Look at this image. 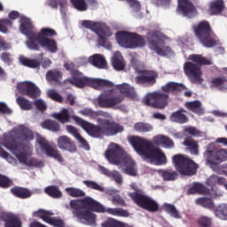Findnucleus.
Here are the masks:
<instances>
[{"label": "nucleus", "mask_w": 227, "mask_h": 227, "mask_svg": "<svg viewBox=\"0 0 227 227\" xmlns=\"http://www.w3.org/2000/svg\"><path fill=\"white\" fill-rule=\"evenodd\" d=\"M5 227H22V222L15 215H8L4 218Z\"/></svg>", "instance_id": "obj_41"}, {"label": "nucleus", "mask_w": 227, "mask_h": 227, "mask_svg": "<svg viewBox=\"0 0 227 227\" xmlns=\"http://www.w3.org/2000/svg\"><path fill=\"white\" fill-rule=\"evenodd\" d=\"M5 148L7 150H10L12 153L17 157L19 162L20 164H27V154L26 153H18L17 152L19 151V144H17V141L15 139H12L11 142H7L5 145Z\"/></svg>", "instance_id": "obj_21"}, {"label": "nucleus", "mask_w": 227, "mask_h": 227, "mask_svg": "<svg viewBox=\"0 0 227 227\" xmlns=\"http://www.w3.org/2000/svg\"><path fill=\"white\" fill-rule=\"evenodd\" d=\"M83 184L88 187V189H92V191H98V192H106V188L95 181L85 180L83 181Z\"/></svg>", "instance_id": "obj_50"}, {"label": "nucleus", "mask_w": 227, "mask_h": 227, "mask_svg": "<svg viewBox=\"0 0 227 227\" xmlns=\"http://www.w3.org/2000/svg\"><path fill=\"white\" fill-rule=\"evenodd\" d=\"M188 194H210V190L202 184L194 183L193 185L189 188Z\"/></svg>", "instance_id": "obj_34"}, {"label": "nucleus", "mask_w": 227, "mask_h": 227, "mask_svg": "<svg viewBox=\"0 0 227 227\" xmlns=\"http://www.w3.org/2000/svg\"><path fill=\"white\" fill-rule=\"evenodd\" d=\"M12 49V43L6 42L4 37L0 36V51H10Z\"/></svg>", "instance_id": "obj_63"}, {"label": "nucleus", "mask_w": 227, "mask_h": 227, "mask_svg": "<svg viewBox=\"0 0 227 227\" xmlns=\"http://www.w3.org/2000/svg\"><path fill=\"white\" fill-rule=\"evenodd\" d=\"M223 10H224V1L215 0L210 3L209 12L211 15H219V13H223Z\"/></svg>", "instance_id": "obj_32"}, {"label": "nucleus", "mask_w": 227, "mask_h": 227, "mask_svg": "<svg viewBox=\"0 0 227 227\" xmlns=\"http://www.w3.org/2000/svg\"><path fill=\"white\" fill-rule=\"evenodd\" d=\"M191 61L185 62L184 65V70L185 75L189 81L193 84H201L203 82V72L201 67L205 65H212V61L207 59L202 55L192 54L189 56Z\"/></svg>", "instance_id": "obj_7"}, {"label": "nucleus", "mask_w": 227, "mask_h": 227, "mask_svg": "<svg viewBox=\"0 0 227 227\" xmlns=\"http://www.w3.org/2000/svg\"><path fill=\"white\" fill-rule=\"evenodd\" d=\"M178 10L188 19H192L196 15V7L189 0H178Z\"/></svg>", "instance_id": "obj_20"}, {"label": "nucleus", "mask_w": 227, "mask_h": 227, "mask_svg": "<svg viewBox=\"0 0 227 227\" xmlns=\"http://www.w3.org/2000/svg\"><path fill=\"white\" fill-rule=\"evenodd\" d=\"M147 42L150 49L155 51L158 56H168V54H171V47L166 46V42L162 39L160 32L153 31L148 33Z\"/></svg>", "instance_id": "obj_14"}, {"label": "nucleus", "mask_w": 227, "mask_h": 227, "mask_svg": "<svg viewBox=\"0 0 227 227\" xmlns=\"http://www.w3.org/2000/svg\"><path fill=\"white\" fill-rule=\"evenodd\" d=\"M101 226L102 227H134V225L125 223L114 218H108L106 221L101 223Z\"/></svg>", "instance_id": "obj_38"}, {"label": "nucleus", "mask_w": 227, "mask_h": 227, "mask_svg": "<svg viewBox=\"0 0 227 227\" xmlns=\"http://www.w3.org/2000/svg\"><path fill=\"white\" fill-rule=\"evenodd\" d=\"M57 145L60 150L70 152L71 153H74V152H77V146L75 145V143L72 141V138L67 136L59 137L57 139Z\"/></svg>", "instance_id": "obj_22"}, {"label": "nucleus", "mask_w": 227, "mask_h": 227, "mask_svg": "<svg viewBox=\"0 0 227 227\" xmlns=\"http://www.w3.org/2000/svg\"><path fill=\"white\" fill-rule=\"evenodd\" d=\"M215 217L222 219V221H227V204H222L215 210Z\"/></svg>", "instance_id": "obj_48"}, {"label": "nucleus", "mask_w": 227, "mask_h": 227, "mask_svg": "<svg viewBox=\"0 0 227 227\" xmlns=\"http://www.w3.org/2000/svg\"><path fill=\"white\" fill-rule=\"evenodd\" d=\"M106 159L110 164H122L124 167L123 172L129 176H137V167H136V161L127 155V152L123 150V147L118 144L111 143L108 149L105 153Z\"/></svg>", "instance_id": "obj_6"}, {"label": "nucleus", "mask_w": 227, "mask_h": 227, "mask_svg": "<svg viewBox=\"0 0 227 227\" xmlns=\"http://www.w3.org/2000/svg\"><path fill=\"white\" fill-rule=\"evenodd\" d=\"M43 129H46V130H51V132H59L61 130V126L55 121L45 120L41 123Z\"/></svg>", "instance_id": "obj_39"}, {"label": "nucleus", "mask_w": 227, "mask_h": 227, "mask_svg": "<svg viewBox=\"0 0 227 227\" xmlns=\"http://www.w3.org/2000/svg\"><path fill=\"white\" fill-rule=\"evenodd\" d=\"M129 142L139 155L153 162H156L157 166L168 164L166 154L160 148L155 147L153 142L140 137H130Z\"/></svg>", "instance_id": "obj_5"}, {"label": "nucleus", "mask_w": 227, "mask_h": 227, "mask_svg": "<svg viewBox=\"0 0 227 227\" xmlns=\"http://www.w3.org/2000/svg\"><path fill=\"white\" fill-rule=\"evenodd\" d=\"M19 139L21 141H33L35 139V135L29 129L23 128L20 131Z\"/></svg>", "instance_id": "obj_46"}, {"label": "nucleus", "mask_w": 227, "mask_h": 227, "mask_svg": "<svg viewBox=\"0 0 227 227\" xmlns=\"http://www.w3.org/2000/svg\"><path fill=\"white\" fill-rule=\"evenodd\" d=\"M197 224L200 227H212V218L205 215L200 216L197 220Z\"/></svg>", "instance_id": "obj_57"}, {"label": "nucleus", "mask_w": 227, "mask_h": 227, "mask_svg": "<svg viewBox=\"0 0 227 227\" xmlns=\"http://www.w3.org/2000/svg\"><path fill=\"white\" fill-rule=\"evenodd\" d=\"M110 178H114L116 184H123V178L121 177V174H120L118 170H113L110 176Z\"/></svg>", "instance_id": "obj_62"}, {"label": "nucleus", "mask_w": 227, "mask_h": 227, "mask_svg": "<svg viewBox=\"0 0 227 227\" xmlns=\"http://www.w3.org/2000/svg\"><path fill=\"white\" fill-rule=\"evenodd\" d=\"M117 43L124 49H138L146 45L145 36L134 32H118L115 35Z\"/></svg>", "instance_id": "obj_12"}, {"label": "nucleus", "mask_w": 227, "mask_h": 227, "mask_svg": "<svg viewBox=\"0 0 227 227\" xmlns=\"http://www.w3.org/2000/svg\"><path fill=\"white\" fill-rule=\"evenodd\" d=\"M211 87L212 88H220L224 90L227 88V80L224 77H215L211 79Z\"/></svg>", "instance_id": "obj_47"}, {"label": "nucleus", "mask_w": 227, "mask_h": 227, "mask_svg": "<svg viewBox=\"0 0 227 227\" xmlns=\"http://www.w3.org/2000/svg\"><path fill=\"white\" fill-rule=\"evenodd\" d=\"M44 192L51 198H53L54 200H59V198L63 197V192H61L59 187L56 185L47 186L44 189Z\"/></svg>", "instance_id": "obj_36"}, {"label": "nucleus", "mask_w": 227, "mask_h": 227, "mask_svg": "<svg viewBox=\"0 0 227 227\" xmlns=\"http://www.w3.org/2000/svg\"><path fill=\"white\" fill-rule=\"evenodd\" d=\"M63 79V73L61 71L52 69L46 73V81L48 82H59Z\"/></svg>", "instance_id": "obj_35"}, {"label": "nucleus", "mask_w": 227, "mask_h": 227, "mask_svg": "<svg viewBox=\"0 0 227 227\" xmlns=\"http://www.w3.org/2000/svg\"><path fill=\"white\" fill-rule=\"evenodd\" d=\"M11 192L13 194V196L20 198V200H27V198H31V192L27 188L15 186L11 189Z\"/></svg>", "instance_id": "obj_30"}, {"label": "nucleus", "mask_w": 227, "mask_h": 227, "mask_svg": "<svg viewBox=\"0 0 227 227\" xmlns=\"http://www.w3.org/2000/svg\"><path fill=\"white\" fill-rule=\"evenodd\" d=\"M174 168L183 176H192L198 173L200 165L184 154H175L172 157Z\"/></svg>", "instance_id": "obj_11"}, {"label": "nucleus", "mask_w": 227, "mask_h": 227, "mask_svg": "<svg viewBox=\"0 0 227 227\" xmlns=\"http://www.w3.org/2000/svg\"><path fill=\"white\" fill-rule=\"evenodd\" d=\"M132 192L128 193V196L140 208L147 210L148 212H158L159 211V203L153 200V199L145 195L143 193V189L139 188L136 183L130 184Z\"/></svg>", "instance_id": "obj_9"}, {"label": "nucleus", "mask_w": 227, "mask_h": 227, "mask_svg": "<svg viewBox=\"0 0 227 227\" xmlns=\"http://www.w3.org/2000/svg\"><path fill=\"white\" fill-rule=\"evenodd\" d=\"M184 132L190 136H193V137H201V131L196 127L189 126L184 129Z\"/></svg>", "instance_id": "obj_59"}, {"label": "nucleus", "mask_w": 227, "mask_h": 227, "mask_svg": "<svg viewBox=\"0 0 227 227\" xmlns=\"http://www.w3.org/2000/svg\"><path fill=\"white\" fill-rule=\"evenodd\" d=\"M56 35H58V33L52 28H42L39 33H35V40L37 47H40V45H38V42H42V40H51V38H52V36H56Z\"/></svg>", "instance_id": "obj_23"}, {"label": "nucleus", "mask_w": 227, "mask_h": 227, "mask_svg": "<svg viewBox=\"0 0 227 227\" xmlns=\"http://www.w3.org/2000/svg\"><path fill=\"white\" fill-rule=\"evenodd\" d=\"M53 118L55 120H58L60 123H69L70 122V113L68 112V109L63 108L60 113L53 114Z\"/></svg>", "instance_id": "obj_37"}, {"label": "nucleus", "mask_w": 227, "mask_h": 227, "mask_svg": "<svg viewBox=\"0 0 227 227\" xmlns=\"http://www.w3.org/2000/svg\"><path fill=\"white\" fill-rule=\"evenodd\" d=\"M35 217H39V219L44 221V223L51 224V221H52V217L51 215H54V213L45 209H39L35 213Z\"/></svg>", "instance_id": "obj_42"}, {"label": "nucleus", "mask_w": 227, "mask_h": 227, "mask_svg": "<svg viewBox=\"0 0 227 227\" xmlns=\"http://www.w3.org/2000/svg\"><path fill=\"white\" fill-rule=\"evenodd\" d=\"M154 145L160 146L162 145L165 148H175V142L169 137L164 135H158L153 138Z\"/></svg>", "instance_id": "obj_26"}, {"label": "nucleus", "mask_w": 227, "mask_h": 227, "mask_svg": "<svg viewBox=\"0 0 227 227\" xmlns=\"http://www.w3.org/2000/svg\"><path fill=\"white\" fill-rule=\"evenodd\" d=\"M82 114H84V116H90V118H95L97 116H105L107 117L109 116V114L107 112H94L91 109H85L82 112Z\"/></svg>", "instance_id": "obj_56"}, {"label": "nucleus", "mask_w": 227, "mask_h": 227, "mask_svg": "<svg viewBox=\"0 0 227 227\" xmlns=\"http://www.w3.org/2000/svg\"><path fill=\"white\" fill-rule=\"evenodd\" d=\"M38 45H41L43 49H47L51 54L58 52V43L54 39H43L38 42Z\"/></svg>", "instance_id": "obj_28"}, {"label": "nucleus", "mask_w": 227, "mask_h": 227, "mask_svg": "<svg viewBox=\"0 0 227 227\" xmlns=\"http://www.w3.org/2000/svg\"><path fill=\"white\" fill-rule=\"evenodd\" d=\"M184 113H187V110L180 108L176 112L172 113L170 115V121H174V123H179L181 125L187 123L189 121V117H187Z\"/></svg>", "instance_id": "obj_25"}, {"label": "nucleus", "mask_w": 227, "mask_h": 227, "mask_svg": "<svg viewBox=\"0 0 227 227\" xmlns=\"http://www.w3.org/2000/svg\"><path fill=\"white\" fill-rule=\"evenodd\" d=\"M196 205L203 207V208H207L208 210H214L215 208V204L214 200L209 198H199L195 200Z\"/></svg>", "instance_id": "obj_40"}, {"label": "nucleus", "mask_w": 227, "mask_h": 227, "mask_svg": "<svg viewBox=\"0 0 227 227\" xmlns=\"http://www.w3.org/2000/svg\"><path fill=\"white\" fill-rule=\"evenodd\" d=\"M16 102L22 111H31L33 109V103L24 97L17 98Z\"/></svg>", "instance_id": "obj_44"}, {"label": "nucleus", "mask_w": 227, "mask_h": 227, "mask_svg": "<svg viewBox=\"0 0 227 227\" xmlns=\"http://www.w3.org/2000/svg\"><path fill=\"white\" fill-rule=\"evenodd\" d=\"M13 185V181L10 177L0 174V187L2 189H10Z\"/></svg>", "instance_id": "obj_55"}, {"label": "nucleus", "mask_w": 227, "mask_h": 227, "mask_svg": "<svg viewBox=\"0 0 227 227\" xmlns=\"http://www.w3.org/2000/svg\"><path fill=\"white\" fill-rule=\"evenodd\" d=\"M184 90H187V87L183 83L168 82L161 86V91L156 90L147 93L143 99V103L145 106L153 109H165L168 107V104H169V93L178 95V93H182Z\"/></svg>", "instance_id": "obj_2"}, {"label": "nucleus", "mask_w": 227, "mask_h": 227, "mask_svg": "<svg viewBox=\"0 0 227 227\" xmlns=\"http://www.w3.org/2000/svg\"><path fill=\"white\" fill-rule=\"evenodd\" d=\"M192 29L196 38L200 42V43H202L204 47L212 49V47H215V45H217V41L212 37V35H214V30H212L210 22L202 20L198 25L193 26Z\"/></svg>", "instance_id": "obj_10"}, {"label": "nucleus", "mask_w": 227, "mask_h": 227, "mask_svg": "<svg viewBox=\"0 0 227 227\" xmlns=\"http://www.w3.org/2000/svg\"><path fill=\"white\" fill-rule=\"evenodd\" d=\"M164 210L167 214H169L171 217H175V219H180V213L173 204H165Z\"/></svg>", "instance_id": "obj_53"}, {"label": "nucleus", "mask_w": 227, "mask_h": 227, "mask_svg": "<svg viewBox=\"0 0 227 227\" xmlns=\"http://www.w3.org/2000/svg\"><path fill=\"white\" fill-rule=\"evenodd\" d=\"M160 175L165 182H173L178 178V173L175 170H160Z\"/></svg>", "instance_id": "obj_43"}, {"label": "nucleus", "mask_w": 227, "mask_h": 227, "mask_svg": "<svg viewBox=\"0 0 227 227\" xmlns=\"http://www.w3.org/2000/svg\"><path fill=\"white\" fill-rule=\"evenodd\" d=\"M131 65L137 74H140L138 76L135 77V82L137 84L146 87L157 84V78L159 77L157 72L152 70H137V62L136 61V59H131Z\"/></svg>", "instance_id": "obj_15"}, {"label": "nucleus", "mask_w": 227, "mask_h": 227, "mask_svg": "<svg viewBox=\"0 0 227 227\" xmlns=\"http://www.w3.org/2000/svg\"><path fill=\"white\" fill-rule=\"evenodd\" d=\"M66 130L74 136V137L78 141V143H80V145H82L83 148H85V150H90V144H88V141H86L84 137L81 136V133H79V129H77V128L72 125H67Z\"/></svg>", "instance_id": "obj_24"}, {"label": "nucleus", "mask_w": 227, "mask_h": 227, "mask_svg": "<svg viewBox=\"0 0 227 227\" xmlns=\"http://www.w3.org/2000/svg\"><path fill=\"white\" fill-rule=\"evenodd\" d=\"M88 61L93 67L97 68H106L107 67V61H106V58L100 54H94L89 57Z\"/></svg>", "instance_id": "obj_27"}, {"label": "nucleus", "mask_w": 227, "mask_h": 227, "mask_svg": "<svg viewBox=\"0 0 227 227\" xmlns=\"http://www.w3.org/2000/svg\"><path fill=\"white\" fill-rule=\"evenodd\" d=\"M73 119L90 137L98 138L102 137V136H116L119 132H123L121 125L107 119L98 118L97 121L99 125L84 121L79 116H74Z\"/></svg>", "instance_id": "obj_3"}, {"label": "nucleus", "mask_w": 227, "mask_h": 227, "mask_svg": "<svg viewBox=\"0 0 227 227\" xmlns=\"http://www.w3.org/2000/svg\"><path fill=\"white\" fill-rule=\"evenodd\" d=\"M112 65L114 70H123L125 68V62H123V59L121 56L114 54L112 58Z\"/></svg>", "instance_id": "obj_45"}, {"label": "nucleus", "mask_w": 227, "mask_h": 227, "mask_svg": "<svg viewBox=\"0 0 227 227\" xmlns=\"http://www.w3.org/2000/svg\"><path fill=\"white\" fill-rule=\"evenodd\" d=\"M72 208V214L74 217H77L82 223H87L88 224H95L97 215L91 212H97L98 214H110V215H115L116 217H129L130 214L127 209L121 207H109L106 209L104 205L95 200L91 197H85L83 199L73 200L69 203Z\"/></svg>", "instance_id": "obj_1"}, {"label": "nucleus", "mask_w": 227, "mask_h": 227, "mask_svg": "<svg viewBox=\"0 0 227 227\" xmlns=\"http://www.w3.org/2000/svg\"><path fill=\"white\" fill-rule=\"evenodd\" d=\"M134 129L137 132H152V130H153V126L146 122H137Z\"/></svg>", "instance_id": "obj_51"}, {"label": "nucleus", "mask_w": 227, "mask_h": 227, "mask_svg": "<svg viewBox=\"0 0 227 227\" xmlns=\"http://www.w3.org/2000/svg\"><path fill=\"white\" fill-rule=\"evenodd\" d=\"M13 27V21L8 18L0 19V33H8V29Z\"/></svg>", "instance_id": "obj_49"}, {"label": "nucleus", "mask_w": 227, "mask_h": 227, "mask_svg": "<svg viewBox=\"0 0 227 227\" xmlns=\"http://www.w3.org/2000/svg\"><path fill=\"white\" fill-rule=\"evenodd\" d=\"M34 105L35 106L37 111H47V105L42 99H36L34 102Z\"/></svg>", "instance_id": "obj_64"}, {"label": "nucleus", "mask_w": 227, "mask_h": 227, "mask_svg": "<svg viewBox=\"0 0 227 227\" xmlns=\"http://www.w3.org/2000/svg\"><path fill=\"white\" fill-rule=\"evenodd\" d=\"M82 27H84V29H90V31H93V33H96L98 36V43L101 47H106L107 38L113 36L111 28L103 22L85 20L82 21Z\"/></svg>", "instance_id": "obj_13"}, {"label": "nucleus", "mask_w": 227, "mask_h": 227, "mask_svg": "<svg viewBox=\"0 0 227 227\" xmlns=\"http://www.w3.org/2000/svg\"><path fill=\"white\" fill-rule=\"evenodd\" d=\"M112 203L114 205H118L119 207H127L125 200L120 195H114L112 198Z\"/></svg>", "instance_id": "obj_61"}, {"label": "nucleus", "mask_w": 227, "mask_h": 227, "mask_svg": "<svg viewBox=\"0 0 227 227\" xmlns=\"http://www.w3.org/2000/svg\"><path fill=\"white\" fill-rule=\"evenodd\" d=\"M116 90H119L120 93L116 92ZM116 90L112 87L111 90L101 93L97 98L98 106L102 109H113V107H116L125 100V96L128 98H132V100L137 97L136 89L127 83L116 85Z\"/></svg>", "instance_id": "obj_4"}, {"label": "nucleus", "mask_w": 227, "mask_h": 227, "mask_svg": "<svg viewBox=\"0 0 227 227\" xmlns=\"http://www.w3.org/2000/svg\"><path fill=\"white\" fill-rule=\"evenodd\" d=\"M184 107H186L188 111L194 113V114H203L204 113L203 108H201V101L195 100L186 102Z\"/></svg>", "instance_id": "obj_33"}, {"label": "nucleus", "mask_w": 227, "mask_h": 227, "mask_svg": "<svg viewBox=\"0 0 227 227\" xmlns=\"http://www.w3.org/2000/svg\"><path fill=\"white\" fill-rule=\"evenodd\" d=\"M204 158L210 166H219L221 162L227 160V149L214 148L210 150V147L204 152Z\"/></svg>", "instance_id": "obj_17"}, {"label": "nucleus", "mask_w": 227, "mask_h": 227, "mask_svg": "<svg viewBox=\"0 0 227 227\" xmlns=\"http://www.w3.org/2000/svg\"><path fill=\"white\" fill-rule=\"evenodd\" d=\"M19 59L20 63L27 68H40V66L42 65V60L29 59L25 56H20Z\"/></svg>", "instance_id": "obj_29"}, {"label": "nucleus", "mask_w": 227, "mask_h": 227, "mask_svg": "<svg viewBox=\"0 0 227 227\" xmlns=\"http://www.w3.org/2000/svg\"><path fill=\"white\" fill-rule=\"evenodd\" d=\"M70 3L78 12H86V10H88L86 0H70Z\"/></svg>", "instance_id": "obj_54"}, {"label": "nucleus", "mask_w": 227, "mask_h": 227, "mask_svg": "<svg viewBox=\"0 0 227 227\" xmlns=\"http://www.w3.org/2000/svg\"><path fill=\"white\" fill-rule=\"evenodd\" d=\"M37 143L43 152H44L47 157H51V159H55L58 162H63V156L59 153V151L55 147H52L49 145V142L42 137H37Z\"/></svg>", "instance_id": "obj_18"}, {"label": "nucleus", "mask_w": 227, "mask_h": 227, "mask_svg": "<svg viewBox=\"0 0 227 227\" xmlns=\"http://www.w3.org/2000/svg\"><path fill=\"white\" fill-rule=\"evenodd\" d=\"M18 90L21 95H26L29 98H38L40 97L41 91L35 83L31 82H24L18 84Z\"/></svg>", "instance_id": "obj_19"}, {"label": "nucleus", "mask_w": 227, "mask_h": 227, "mask_svg": "<svg viewBox=\"0 0 227 227\" xmlns=\"http://www.w3.org/2000/svg\"><path fill=\"white\" fill-rule=\"evenodd\" d=\"M47 95L49 98H51V100L59 102V104H63V97L59 93H58V91L54 90H48Z\"/></svg>", "instance_id": "obj_58"}, {"label": "nucleus", "mask_w": 227, "mask_h": 227, "mask_svg": "<svg viewBox=\"0 0 227 227\" xmlns=\"http://www.w3.org/2000/svg\"><path fill=\"white\" fill-rule=\"evenodd\" d=\"M26 166L33 168H43V161L36 158H30L27 160Z\"/></svg>", "instance_id": "obj_60"}, {"label": "nucleus", "mask_w": 227, "mask_h": 227, "mask_svg": "<svg viewBox=\"0 0 227 227\" xmlns=\"http://www.w3.org/2000/svg\"><path fill=\"white\" fill-rule=\"evenodd\" d=\"M20 30L27 40L26 45L30 51H40V46L36 43L35 38H36V32L33 31V24L29 20H24L20 26Z\"/></svg>", "instance_id": "obj_16"}, {"label": "nucleus", "mask_w": 227, "mask_h": 227, "mask_svg": "<svg viewBox=\"0 0 227 227\" xmlns=\"http://www.w3.org/2000/svg\"><path fill=\"white\" fill-rule=\"evenodd\" d=\"M66 191L72 198H84L86 196V192L79 188L69 187Z\"/></svg>", "instance_id": "obj_52"}, {"label": "nucleus", "mask_w": 227, "mask_h": 227, "mask_svg": "<svg viewBox=\"0 0 227 227\" xmlns=\"http://www.w3.org/2000/svg\"><path fill=\"white\" fill-rule=\"evenodd\" d=\"M184 146H187L192 155H200V145L192 138H186L183 142Z\"/></svg>", "instance_id": "obj_31"}, {"label": "nucleus", "mask_w": 227, "mask_h": 227, "mask_svg": "<svg viewBox=\"0 0 227 227\" xmlns=\"http://www.w3.org/2000/svg\"><path fill=\"white\" fill-rule=\"evenodd\" d=\"M66 82H69V84H73V86H76V88H84V86H91V88H95L96 90L104 87L114 88V83L109 81L88 78L80 71H73L72 78L67 80Z\"/></svg>", "instance_id": "obj_8"}]
</instances>
